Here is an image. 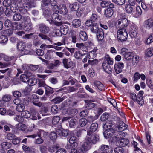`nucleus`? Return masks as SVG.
Returning <instances> with one entry per match:
<instances>
[{"label": "nucleus", "instance_id": "nucleus-1", "mask_svg": "<svg viewBox=\"0 0 153 153\" xmlns=\"http://www.w3.org/2000/svg\"><path fill=\"white\" fill-rule=\"evenodd\" d=\"M49 16L48 17H45L47 20L49 21L50 23H54L55 25L58 26L62 24V23L60 21L61 16L59 15L56 12H55L54 13L52 14L51 16V12L50 10L49 11Z\"/></svg>", "mask_w": 153, "mask_h": 153}, {"label": "nucleus", "instance_id": "nucleus-2", "mask_svg": "<svg viewBox=\"0 0 153 153\" xmlns=\"http://www.w3.org/2000/svg\"><path fill=\"white\" fill-rule=\"evenodd\" d=\"M37 135L39 137L35 140V143L37 144H40L42 143L44 141L43 140L42 138V137H45L47 135V133L45 132L43 130H38L37 131V134L27 136V137L34 138L37 136Z\"/></svg>", "mask_w": 153, "mask_h": 153}, {"label": "nucleus", "instance_id": "nucleus-3", "mask_svg": "<svg viewBox=\"0 0 153 153\" xmlns=\"http://www.w3.org/2000/svg\"><path fill=\"white\" fill-rule=\"evenodd\" d=\"M85 139L92 144H95L99 140V137L97 134L87 131V135Z\"/></svg>", "mask_w": 153, "mask_h": 153}, {"label": "nucleus", "instance_id": "nucleus-4", "mask_svg": "<svg viewBox=\"0 0 153 153\" xmlns=\"http://www.w3.org/2000/svg\"><path fill=\"white\" fill-rule=\"evenodd\" d=\"M117 38L121 41H125L127 39L128 33L125 28H120L118 30L117 33Z\"/></svg>", "mask_w": 153, "mask_h": 153}, {"label": "nucleus", "instance_id": "nucleus-5", "mask_svg": "<svg viewBox=\"0 0 153 153\" xmlns=\"http://www.w3.org/2000/svg\"><path fill=\"white\" fill-rule=\"evenodd\" d=\"M50 0H42L41 3V8L43 11V15L45 17H49V10L48 9L47 6L49 4Z\"/></svg>", "mask_w": 153, "mask_h": 153}, {"label": "nucleus", "instance_id": "nucleus-6", "mask_svg": "<svg viewBox=\"0 0 153 153\" xmlns=\"http://www.w3.org/2000/svg\"><path fill=\"white\" fill-rule=\"evenodd\" d=\"M22 22L24 23L25 30L29 31L32 28V24L31 22L30 19L28 16H25L23 17Z\"/></svg>", "mask_w": 153, "mask_h": 153}, {"label": "nucleus", "instance_id": "nucleus-7", "mask_svg": "<svg viewBox=\"0 0 153 153\" xmlns=\"http://www.w3.org/2000/svg\"><path fill=\"white\" fill-rule=\"evenodd\" d=\"M121 54L126 60H130L134 56L133 53L131 52H128L126 49L123 48L121 50Z\"/></svg>", "mask_w": 153, "mask_h": 153}, {"label": "nucleus", "instance_id": "nucleus-8", "mask_svg": "<svg viewBox=\"0 0 153 153\" xmlns=\"http://www.w3.org/2000/svg\"><path fill=\"white\" fill-rule=\"evenodd\" d=\"M128 24V21L126 18L120 19L116 22V24L121 28H124L126 27Z\"/></svg>", "mask_w": 153, "mask_h": 153}, {"label": "nucleus", "instance_id": "nucleus-9", "mask_svg": "<svg viewBox=\"0 0 153 153\" xmlns=\"http://www.w3.org/2000/svg\"><path fill=\"white\" fill-rule=\"evenodd\" d=\"M115 133L112 137L113 140L116 142L118 140H121L123 139L125 136V134L124 132L121 131H114Z\"/></svg>", "mask_w": 153, "mask_h": 153}, {"label": "nucleus", "instance_id": "nucleus-10", "mask_svg": "<svg viewBox=\"0 0 153 153\" xmlns=\"http://www.w3.org/2000/svg\"><path fill=\"white\" fill-rule=\"evenodd\" d=\"M129 35L132 38H135L137 36V27L135 25H131L129 30Z\"/></svg>", "mask_w": 153, "mask_h": 153}, {"label": "nucleus", "instance_id": "nucleus-11", "mask_svg": "<svg viewBox=\"0 0 153 153\" xmlns=\"http://www.w3.org/2000/svg\"><path fill=\"white\" fill-rule=\"evenodd\" d=\"M124 67V64L122 62L115 63L114 65V68L116 73L118 74L121 72Z\"/></svg>", "mask_w": 153, "mask_h": 153}, {"label": "nucleus", "instance_id": "nucleus-12", "mask_svg": "<svg viewBox=\"0 0 153 153\" xmlns=\"http://www.w3.org/2000/svg\"><path fill=\"white\" fill-rule=\"evenodd\" d=\"M99 151L100 153H111L113 149L111 147L109 148L108 146L103 145L101 146Z\"/></svg>", "mask_w": 153, "mask_h": 153}, {"label": "nucleus", "instance_id": "nucleus-13", "mask_svg": "<svg viewBox=\"0 0 153 153\" xmlns=\"http://www.w3.org/2000/svg\"><path fill=\"white\" fill-rule=\"evenodd\" d=\"M62 62L64 67L67 69L72 68L74 65L73 62L69 59H64Z\"/></svg>", "mask_w": 153, "mask_h": 153}, {"label": "nucleus", "instance_id": "nucleus-14", "mask_svg": "<svg viewBox=\"0 0 153 153\" xmlns=\"http://www.w3.org/2000/svg\"><path fill=\"white\" fill-rule=\"evenodd\" d=\"M92 144L88 141H86L85 139V142L83 143L82 147H79L81 148L82 151V153H84L86 151L89 150L91 148Z\"/></svg>", "mask_w": 153, "mask_h": 153}, {"label": "nucleus", "instance_id": "nucleus-15", "mask_svg": "<svg viewBox=\"0 0 153 153\" xmlns=\"http://www.w3.org/2000/svg\"><path fill=\"white\" fill-rule=\"evenodd\" d=\"M114 131H114L112 128L104 129L103 134L104 137L107 138L112 136L113 135H114Z\"/></svg>", "mask_w": 153, "mask_h": 153}, {"label": "nucleus", "instance_id": "nucleus-16", "mask_svg": "<svg viewBox=\"0 0 153 153\" xmlns=\"http://www.w3.org/2000/svg\"><path fill=\"white\" fill-rule=\"evenodd\" d=\"M56 9L57 12L62 14H66L68 12V10L66 6L63 4L60 5L59 7L58 6Z\"/></svg>", "mask_w": 153, "mask_h": 153}, {"label": "nucleus", "instance_id": "nucleus-17", "mask_svg": "<svg viewBox=\"0 0 153 153\" xmlns=\"http://www.w3.org/2000/svg\"><path fill=\"white\" fill-rule=\"evenodd\" d=\"M30 111L31 114L32 118L33 120H36L37 119L41 118L38 112H37L36 109L32 108H30Z\"/></svg>", "mask_w": 153, "mask_h": 153}, {"label": "nucleus", "instance_id": "nucleus-18", "mask_svg": "<svg viewBox=\"0 0 153 153\" xmlns=\"http://www.w3.org/2000/svg\"><path fill=\"white\" fill-rule=\"evenodd\" d=\"M32 75L31 74L30 72H24L23 74L21 75L20 79L24 82H27L29 77Z\"/></svg>", "mask_w": 153, "mask_h": 153}, {"label": "nucleus", "instance_id": "nucleus-19", "mask_svg": "<svg viewBox=\"0 0 153 153\" xmlns=\"http://www.w3.org/2000/svg\"><path fill=\"white\" fill-rule=\"evenodd\" d=\"M102 67L104 71L109 74L112 73V68L110 65H108L106 61H104L102 63Z\"/></svg>", "mask_w": 153, "mask_h": 153}, {"label": "nucleus", "instance_id": "nucleus-20", "mask_svg": "<svg viewBox=\"0 0 153 153\" xmlns=\"http://www.w3.org/2000/svg\"><path fill=\"white\" fill-rule=\"evenodd\" d=\"M39 99L37 96L36 94L33 95L31 97V101L35 105L40 107L42 105L40 102H38Z\"/></svg>", "mask_w": 153, "mask_h": 153}, {"label": "nucleus", "instance_id": "nucleus-21", "mask_svg": "<svg viewBox=\"0 0 153 153\" xmlns=\"http://www.w3.org/2000/svg\"><path fill=\"white\" fill-rule=\"evenodd\" d=\"M69 8L71 11H76L79 8V4L76 2L71 4L69 3Z\"/></svg>", "mask_w": 153, "mask_h": 153}, {"label": "nucleus", "instance_id": "nucleus-22", "mask_svg": "<svg viewBox=\"0 0 153 153\" xmlns=\"http://www.w3.org/2000/svg\"><path fill=\"white\" fill-rule=\"evenodd\" d=\"M144 23L145 26L147 29L153 28V19H152L149 18L145 20Z\"/></svg>", "mask_w": 153, "mask_h": 153}, {"label": "nucleus", "instance_id": "nucleus-23", "mask_svg": "<svg viewBox=\"0 0 153 153\" xmlns=\"http://www.w3.org/2000/svg\"><path fill=\"white\" fill-rule=\"evenodd\" d=\"M128 140L126 138H123L121 140H118L116 142L117 145L122 146H125L128 143Z\"/></svg>", "mask_w": 153, "mask_h": 153}, {"label": "nucleus", "instance_id": "nucleus-24", "mask_svg": "<svg viewBox=\"0 0 153 153\" xmlns=\"http://www.w3.org/2000/svg\"><path fill=\"white\" fill-rule=\"evenodd\" d=\"M39 29L40 31L44 34L47 33L49 31V27L43 24L40 25Z\"/></svg>", "mask_w": 153, "mask_h": 153}, {"label": "nucleus", "instance_id": "nucleus-25", "mask_svg": "<svg viewBox=\"0 0 153 153\" xmlns=\"http://www.w3.org/2000/svg\"><path fill=\"white\" fill-rule=\"evenodd\" d=\"M70 38L71 42L73 43H76L77 42V34L75 31H72L70 33Z\"/></svg>", "mask_w": 153, "mask_h": 153}, {"label": "nucleus", "instance_id": "nucleus-26", "mask_svg": "<svg viewBox=\"0 0 153 153\" xmlns=\"http://www.w3.org/2000/svg\"><path fill=\"white\" fill-rule=\"evenodd\" d=\"M77 138L76 137L73 136L70 138L69 140V142L71 146L75 147L77 146Z\"/></svg>", "mask_w": 153, "mask_h": 153}, {"label": "nucleus", "instance_id": "nucleus-27", "mask_svg": "<svg viewBox=\"0 0 153 153\" xmlns=\"http://www.w3.org/2000/svg\"><path fill=\"white\" fill-rule=\"evenodd\" d=\"M16 128L19 131H27V126L23 123H19L16 125Z\"/></svg>", "mask_w": 153, "mask_h": 153}, {"label": "nucleus", "instance_id": "nucleus-28", "mask_svg": "<svg viewBox=\"0 0 153 153\" xmlns=\"http://www.w3.org/2000/svg\"><path fill=\"white\" fill-rule=\"evenodd\" d=\"M95 33L96 34L97 38L98 40H102L103 39L104 34L102 29H100L98 32Z\"/></svg>", "mask_w": 153, "mask_h": 153}, {"label": "nucleus", "instance_id": "nucleus-29", "mask_svg": "<svg viewBox=\"0 0 153 153\" xmlns=\"http://www.w3.org/2000/svg\"><path fill=\"white\" fill-rule=\"evenodd\" d=\"M91 31L93 33H96L100 29L99 28L98 25L95 23H94L92 25L90 28Z\"/></svg>", "mask_w": 153, "mask_h": 153}, {"label": "nucleus", "instance_id": "nucleus-30", "mask_svg": "<svg viewBox=\"0 0 153 153\" xmlns=\"http://www.w3.org/2000/svg\"><path fill=\"white\" fill-rule=\"evenodd\" d=\"M101 5L103 7H114V5L112 3L107 1H102L101 2Z\"/></svg>", "mask_w": 153, "mask_h": 153}, {"label": "nucleus", "instance_id": "nucleus-31", "mask_svg": "<svg viewBox=\"0 0 153 153\" xmlns=\"http://www.w3.org/2000/svg\"><path fill=\"white\" fill-rule=\"evenodd\" d=\"M49 4L51 6L53 7L52 8L53 11L54 12H57V8L58 6L57 5V2L56 0H50Z\"/></svg>", "mask_w": 153, "mask_h": 153}, {"label": "nucleus", "instance_id": "nucleus-32", "mask_svg": "<svg viewBox=\"0 0 153 153\" xmlns=\"http://www.w3.org/2000/svg\"><path fill=\"white\" fill-rule=\"evenodd\" d=\"M126 12L128 13L133 14L134 12V9L129 4H126L125 6Z\"/></svg>", "mask_w": 153, "mask_h": 153}, {"label": "nucleus", "instance_id": "nucleus-33", "mask_svg": "<svg viewBox=\"0 0 153 153\" xmlns=\"http://www.w3.org/2000/svg\"><path fill=\"white\" fill-rule=\"evenodd\" d=\"M12 28L13 30H21L22 27V25L20 23L15 22L12 24Z\"/></svg>", "mask_w": 153, "mask_h": 153}, {"label": "nucleus", "instance_id": "nucleus-34", "mask_svg": "<svg viewBox=\"0 0 153 153\" xmlns=\"http://www.w3.org/2000/svg\"><path fill=\"white\" fill-rule=\"evenodd\" d=\"M98 126V125L97 123H93L91 124L89 129L87 131L91 133L95 132L97 130Z\"/></svg>", "mask_w": 153, "mask_h": 153}, {"label": "nucleus", "instance_id": "nucleus-35", "mask_svg": "<svg viewBox=\"0 0 153 153\" xmlns=\"http://www.w3.org/2000/svg\"><path fill=\"white\" fill-rule=\"evenodd\" d=\"M81 25V21L79 19H74L72 22V26L74 28H77L79 27Z\"/></svg>", "mask_w": 153, "mask_h": 153}, {"label": "nucleus", "instance_id": "nucleus-36", "mask_svg": "<svg viewBox=\"0 0 153 153\" xmlns=\"http://www.w3.org/2000/svg\"><path fill=\"white\" fill-rule=\"evenodd\" d=\"M17 48L19 50H20L23 52L24 50H25V43L22 41L19 42L17 44Z\"/></svg>", "mask_w": 153, "mask_h": 153}, {"label": "nucleus", "instance_id": "nucleus-37", "mask_svg": "<svg viewBox=\"0 0 153 153\" xmlns=\"http://www.w3.org/2000/svg\"><path fill=\"white\" fill-rule=\"evenodd\" d=\"M94 85L97 87L98 89L100 91H102L104 89L103 85L100 82L98 81H95L94 82Z\"/></svg>", "mask_w": 153, "mask_h": 153}, {"label": "nucleus", "instance_id": "nucleus-38", "mask_svg": "<svg viewBox=\"0 0 153 153\" xmlns=\"http://www.w3.org/2000/svg\"><path fill=\"white\" fill-rule=\"evenodd\" d=\"M61 30H57L56 33L58 32V33H62L63 34L65 35L68 32V29L67 28L66 26L64 27L63 26H61L60 27Z\"/></svg>", "mask_w": 153, "mask_h": 153}, {"label": "nucleus", "instance_id": "nucleus-39", "mask_svg": "<svg viewBox=\"0 0 153 153\" xmlns=\"http://www.w3.org/2000/svg\"><path fill=\"white\" fill-rule=\"evenodd\" d=\"M25 6L26 9H29V8L34 7L33 3L31 0H26L25 3L24 4Z\"/></svg>", "mask_w": 153, "mask_h": 153}, {"label": "nucleus", "instance_id": "nucleus-40", "mask_svg": "<svg viewBox=\"0 0 153 153\" xmlns=\"http://www.w3.org/2000/svg\"><path fill=\"white\" fill-rule=\"evenodd\" d=\"M132 65L133 66H136L139 61V57L137 55L134 56L132 59Z\"/></svg>", "mask_w": 153, "mask_h": 153}, {"label": "nucleus", "instance_id": "nucleus-41", "mask_svg": "<svg viewBox=\"0 0 153 153\" xmlns=\"http://www.w3.org/2000/svg\"><path fill=\"white\" fill-rule=\"evenodd\" d=\"M113 8H107L105 11V15L107 17L111 16L113 14Z\"/></svg>", "mask_w": 153, "mask_h": 153}, {"label": "nucleus", "instance_id": "nucleus-42", "mask_svg": "<svg viewBox=\"0 0 153 153\" xmlns=\"http://www.w3.org/2000/svg\"><path fill=\"white\" fill-rule=\"evenodd\" d=\"M113 125L112 122L110 121H107L106 123L103 125V129L112 128L111 127Z\"/></svg>", "mask_w": 153, "mask_h": 153}, {"label": "nucleus", "instance_id": "nucleus-43", "mask_svg": "<svg viewBox=\"0 0 153 153\" xmlns=\"http://www.w3.org/2000/svg\"><path fill=\"white\" fill-rule=\"evenodd\" d=\"M76 46L79 49L81 50L82 51L87 52V49L84 44L83 43H77L76 44Z\"/></svg>", "mask_w": 153, "mask_h": 153}, {"label": "nucleus", "instance_id": "nucleus-44", "mask_svg": "<svg viewBox=\"0 0 153 153\" xmlns=\"http://www.w3.org/2000/svg\"><path fill=\"white\" fill-rule=\"evenodd\" d=\"M1 148L3 149H7L11 147V145L9 143L4 142L1 144Z\"/></svg>", "mask_w": 153, "mask_h": 153}, {"label": "nucleus", "instance_id": "nucleus-45", "mask_svg": "<svg viewBox=\"0 0 153 153\" xmlns=\"http://www.w3.org/2000/svg\"><path fill=\"white\" fill-rule=\"evenodd\" d=\"M127 127V125H126L123 122H121L120 123V125L118 127V129L120 131L125 130Z\"/></svg>", "mask_w": 153, "mask_h": 153}, {"label": "nucleus", "instance_id": "nucleus-46", "mask_svg": "<svg viewBox=\"0 0 153 153\" xmlns=\"http://www.w3.org/2000/svg\"><path fill=\"white\" fill-rule=\"evenodd\" d=\"M80 38L82 40H85L87 39V35L85 31H81L79 34Z\"/></svg>", "mask_w": 153, "mask_h": 153}, {"label": "nucleus", "instance_id": "nucleus-47", "mask_svg": "<svg viewBox=\"0 0 153 153\" xmlns=\"http://www.w3.org/2000/svg\"><path fill=\"white\" fill-rule=\"evenodd\" d=\"M53 51L52 50H48L46 54L45 55V58L46 59H49L52 57Z\"/></svg>", "mask_w": 153, "mask_h": 153}, {"label": "nucleus", "instance_id": "nucleus-48", "mask_svg": "<svg viewBox=\"0 0 153 153\" xmlns=\"http://www.w3.org/2000/svg\"><path fill=\"white\" fill-rule=\"evenodd\" d=\"M85 55V53L82 54L79 51H76L75 52L74 54V56L75 58L77 59H81L82 56Z\"/></svg>", "mask_w": 153, "mask_h": 153}, {"label": "nucleus", "instance_id": "nucleus-49", "mask_svg": "<svg viewBox=\"0 0 153 153\" xmlns=\"http://www.w3.org/2000/svg\"><path fill=\"white\" fill-rule=\"evenodd\" d=\"M22 149L25 151H27L29 152L30 153H33L31 152L32 150H33V152L36 151V149L33 148H30L29 147L25 145H23L22 146Z\"/></svg>", "mask_w": 153, "mask_h": 153}, {"label": "nucleus", "instance_id": "nucleus-50", "mask_svg": "<svg viewBox=\"0 0 153 153\" xmlns=\"http://www.w3.org/2000/svg\"><path fill=\"white\" fill-rule=\"evenodd\" d=\"M153 48L151 47L148 48L145 54L146 56L148 57H151L152 56L153 53Z\"/></svg>", "mask_w": 153, "mask_h": 153}, {"label": "nucleus", "instance_id": "nucleus-51", "mask_svg": "<svg viewBox=\"0 0 153 153\" xmlns=\"http://www.w3.org/2000/svg\"><path fill=\"white\" fill-rule=\"evenodd\" d=\"M22 116L26 118H28L30 117L31 113L25 110L22 111L21 114Z\"/></svg>", "mask_w": 153, "mask_h": 153}, {"label": "nucleus", "instance_id": "nucleus-52", "mask_svg": "<svg viewBox=\"0 0 153 153\" xmlns=\"http://www.w3.org/2000/svg\"><path fill=\"white\" fill-rule=\"evenodd\" d=\"M64 99L63 97H58L53 99L52 101L54 102V103L55 104H59Z\"/></svg>", "mask_w": 153, "mask_h": 153}, {"label": "nucleus", "instance_id": "nucleus-53", "mask_svg": "<svg viewBox=\"0 0 153 153\" xmlns=\"http://www.w3.org/2000/svg\"><path fill=\"white\" fill-rule=\"evenodd\" d=\"M27 82L29 85L33 86L35 85L37 83V81L35 78L32 77L30 79H29Z\"/></svg>", "mask_w": 153, "mask_h": 153}, {"label": "nucleus", "instance_id": "nucleus-54", "mask_svg": "<svg viewBox=\"0 0 153 153\" xmlns=\"http://www.w3.org/2000/svg\"><path fill=\"white\" fill-rule=\"evenodd\" d=\"M11 99L10 95L9 94H5L2 96V99L5 102H8L10 101Z\"/></svg>", "mask_w": 153, "mask_h": 153}, {"label": "nucleus", "instance_id": "nucleus-55", "mask_svg": "<svg viewBox=\"0 0 153 153\" xmlns=\"http://www.w3.org/2000/svg\"><path fill=\"white\" fill-rule=\"evenodd\" d=\"M105 59L107 61V62L108 65H112L113 64V60L108 55H106L105 56Z\"/></svg>", "mask_w": 153, "mask_h": 153}, {"label": "nucleus", "instance_id": "nucleus-56", "mask_svg": "<svg viewBox=\"0 0 153 153\" xmlns=\"http://www.w3.org/2000/svg\"><path fill=\"white\" fill-rule=\"evenodd\" d=\"M22 18V16L19 13H15L13 16V20L15 21H19Z\"/></svg>", "mask_w": 153, "mask_h": 153}, {"label": "nucleus", "instance_id": "nucleus-57", "mask_svg": "<svg viewBox=\"0 0 153 153\" xmlns=\"http://www.w3.org/2000/svg\"><path fill=\"white\" fill-rule=\"evenodd\" d=\"M70 153H82V151L80 147H78L77 149H72Z\"/></svg>", "mask_w": 153, "mask_h": 153}, {"label": "nucleus", "instance_id": "nucleus-58", "mask_svg": "<svg viewBox=\"0 0 153 153\" xmlns=\"http://www.w3.org/2000/svg\"><path fill=\"white\" fill-rule=\"evenodd\" d=\"M67 113L72 116L75 115L77 112V110L75 109H69L67 111Z\"/></svg>", "mask_w": 153, "mask_h": 153}, {"label": "nucleus", "instance_id": "nucleus-59", "mask_svg": "<svg viewBox=\"0 0 153 153\" xmlns=\"http://www.w3.org/2000/svg\"><path fill=\"white\" fill-rule=\"evenodd\" d=\"M46 95H48L49 94H52L53 92V88L47 85L45 86V88Z\"/></svg>", "mask_w": 153, "mask_h": 153}, {"label": "nucleus", "instance_id": "nucleus-60", "mask_svg": "<svg viewBox=\"0 0 153 153\" xmlns=\"http://www.w3.org/2000/svg\"><path fill=\"white\" fill-rule=\"evenodd\" d=\"M109 114L108 113H104L101 116V120L104 121L107 120L109 117Z\"/></svg>", "mask_w": 153, "mask_h": 153}, {"label": "nucleus", "instance_id": "nucleus-61", "mask_svg": "<svg viewBox=\"0 0 153 153\" xmlns=\"http://www.w3.org/2000/svg\"><path fill=\"white\" fill-rule=\"evenodd\" d=\"M96 56V51H92L89 52L88 56L89 59H92L94 58Z\"/></svg>", "mask_w": 153, "mask_h": 153}, {"label": "nucleus", "instance_id": "nucleus-62", "mask_svg": "<svg viewBox=\"0 0 153 153\" xmlns=\"http://www.w3.org/2000/svg\"><path fill=\"white\" fill-rule=\"evenodd\" d=\"M87 120L85 118H82L79 121V124L81 126H85L87 123Z\"/></svg>", "mask_w": 153, "mask_h": 153}, {"label": "nucleus", "instance_id": "nucleus-63", "mask_svg": "<svg viewBox=\"0 0 153 153\" xmlns=\"http://www.w3.org/2000/svg\"><path fill=\"white\" fill-rule=\"evenodd\" d=\"M18 8V5L16 3H13L10 6V10L13 13L16 12Z\"/></svg>", "mask_w": 153, "mask_h": 153}, {"label": "nucleus", "instance_id": "nucleus-64", "mask_svg": "<svg viewBox=\"0 0 153 153\" xmlns=\"http://www.w3.org/2000/svg\"><path fill=\"white\" fill-rule=\"evenodd\" d=\"M19 11L21 13H24L27 12V9H26L25 6L24 4L23 5H20L19 7Z\"/></svg>", "mask_w": 153, "mask_h": 153}]
</instances>
